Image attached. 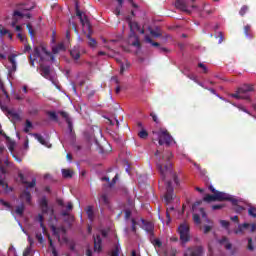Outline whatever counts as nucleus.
Segmentation results:
<instances>
[{"label":"nucleus","instance_id":"60","mask_svg":"<svg viewBox=\"0 0 256 256\" xmlns=\"http://www.w3.org/2000/svg\"><path fill=\"white\" fill-rule=\"evenodd\" d=\"M150 34L153 36V37H159L161 35V33L155 31V30H151L150 31Z\"/></svg>","mask_w":256,"mask_h":256},{"label":"nucleus","instance_id":"40","mask_svg":"<svg viewBox=\"0 0 256 256\" xmlns=\"http://www.w3.org/2000/svg\"><path fill=\"white\" fill-rule=\"evenodd\" d=\"M131 215H132L131 209L126 208L124 210V218H125V220L127 221V220L131 219Z\"/></svg>","mask_w":256,"mask_h":256},{"label":"nucleus","instance_id":"17","mask_svg":"<svg viewBox=\"0 0 256 256\" xmlns=\"http://www.w3.org/2000/svg\"><path fill=\"white\" fill-rule=\"evenodd\" d=\"M15 59H17L16 54H11L8 56V61L12 65L11 71H17V61Z\"/></svg>","mask_w":256,"mask_h":256},{"label":"nucleus","instance_id":"6","mask_svg":"<svg viewBox=\"0 0 256 256\" xmlns=\"http://www.w3.org/2000/svg\"><path fill=\"white\" fill-rule=\"evenodd\" d=\"M173 186L171 184V181L166 182V193L164 195V201L167 205L173 201Z\"/></svg>","mask_w":256,"mask_h":256},{"label":"nucleus","instance_id":"18","mask_svg":"<svg viewBox=\"0 0 256 256\" xmlns=\"http://www.w3.org/2000/svg\"><path fill=\"white\" fill-rule=\"evenodd\" d=\"M129 28H130V33H135V31H141V26H139V23L129 21L128 22Z\"/></svg>","mask_w":256,"mask_h":256},{"label":"nucleus","instance_id":"16","mask_svg":"<svg viewBox=\"0 0 256 256\" xmlns=\"http://www.w3.org/2000/svg\"><path fill=\"white\" fill-rule=\"evenodd\" d=\"M232 97L234 99H244L245 101H249V103H251V96L243 95L241 92H239V88L237 89L236 93L232 94Z\"/></svg>","mask_w":256,"mask_h":256},{"label":"nucleus","instance_id":"31","mask_svg":"<svg viewBox=\"0 0 256 256\" xmlns=\"http://www.w3.org/2000/svg\"><path fill=\"white\" fill-rule=\"evenodd\" d=\"M22 183L24 184V185H28L27 186V189H33V187H35V185H37V179H32V181L31 182H28V181H22Z\"/></svg>","mask_w":256,"mask_h":256},{"label":"nucleus","instance_id":"54","mask_svg":"<svg viewBox=\"0 0 256 256\" xmlns=\"http://www.w3.org/2000/svg\"><path fill=\"white\" fill-rule=\"evenodd\" d=\"M36 239L39 243H43V234L37 233L36 234Z\"/></svg>","mask_w":256,"mask_h":256},{"label":"nucleus","instance_id":"19","mask_svg":"<svg viewBox=\"0 0 256 256\" xmlns=\"http://www.w3.org/2000/svg\"><path fill=\"white\" fill-rule=\"evenodd\" d=\"M244 35L247 39H253V37H255L253 31H251V25L247 24L244 26Z\"/></svg>","mask_w":256,"mask_h":256},{"label":"nucleus","instance_id":"36","mask_svg":"<svg viewBox=\"0 0 256 256\" xmlns=\"http://www.w3.org/2000/svg\"><path fill=\"white\" fill-rule=\"evenodd\" d=\"M248 11H249V6L243 5V6L241 7L240 11H239V15H240L241 17H245V14H247Z\"/></svg>","mask_w":256,"mask_h":256},{"label":"nucleus","instance_id":"5","mask_svg":"<svg viewBox=\"0 0 256 256\" xmlns=\"http://www.w3.org/2000/svg\"><path fill=\"white\" fill-rule=\"evenodd\" d=\"M190 231H191V228L189 227L187 222H184L179 225L178 233L180 235V241H182V243H189V241H191Z\"/></svg>","mask_w":256,"mask_h":256},{"label":"nucleus","instance_id":"20","mask_svg":"<svg viewBox=\"0 0 256 256\" xmlns=\"http://www.w3.org/2000/svg\"><path fill=\"white\" fill-rule=\"evenodd\" d=\"M30 135L32 137H34L35 139L38 140V142L41 144V145H44L45 147H47V141H45V138H43V136L41 134H38V133H30Z\"/></svg>","mask_w":256,"mask_h":256},{"label":"nucleus","instance_id":"26","mask_svg":"<svg viewBox=\"0 0 256 256\" xmlns=\"http://www.w3.org/2000/svg\"><path fill=\"white\" fill-rule=\"evenodd\" d=\"M2 111H6L8 115H11L14 119H19V114L17 112H13V110H9L7 106H1Z\"/></svg>","mask_w":256,"mask_h":256},{"label":"nucleus","instance_id":"34","mask_svg":"<svg viewBox=\"0 0 256 256\" xmlns=\"http://www.w3.org/2000/svg\"><path fill=\"white\" fill-rule=\"evenodd\" d=\"M138 137L140 139H147L149 137V132H147L145 129H142L140 132H138Z\"/></svg>","mask_w":256,"mask_h":256},{"label":"nucleus","instance_id":"9","mask_svg":"<svg viewBox=\"0 0 256 256\" xmlns=\"http://www.w3.org/2000/svg\"><path fill=\"white\" fill-rule=\"evenodd\" d=\"M175 7L176 9H179L180 11L187 13V15H191V10H189L187 5V0H176Z\"/></svg>","mask_w":256,"mask_h":256},{"label":"nucleus","instance_id":"30","mask_svg":"<svg viewBox=\"0 0 256 256\" xmlns=\"http://www.w3.org/2000/svg\"><path fill=\"white\" fill-rule=\"evenodd\" d=\"M26 29H28V33H29L31 39H35V30L33 29V25H31V23H28L26 25Z\"/></svg>","mask_w":256,"mask_h":256},{"label":"nucleus","instance_id":"7","mask_svg":"<svg viewBox=\"0 0 256 256\" xmlns=\"http://www.w3.org/2000/svg\"><path fill=\"white\" fill-rule=\"evenodd\" d=\"M128 43L132 45V47H137V49H141V41L139 40V36L135 32H130Z\"/></svg>","mask_w":256,"mask_h":256},{"label":"nucleus","instance_id":"42","mask_svg":"<svg viewBox=\"0 0 256 256\" xmlns=\"http://www.w3.org/2000/svg\"><path fill=\"white\" fill-rule=\"evenodd\" d=\"M193 221L196 225H201V216L199 214H193Z\"/></svg>","mask_w":256,"mask_h":256},{"label":"nucleus","instance_id":"11","mask_svg":"<svg viewBox=\"0 0 256 256\" xmlns=\"http://www.w3.org/2000/svg\"><path fill=\"white\" fill-rule=\"evenodd\" d=\"M58 114L61 115L63 119H65L67 125H68V130L70 133H73V121H71V117H69V113L65 111H58Z\"/></svg>","mask_w":256,"mask_h":256},{"label":"nucleus","instance_id":"44","mask_svg":"<svg viewBox=\"0 0 256 256\" xmlns=\"http://www.w3.org/2000/svg\"><path fill=\"white\" fill-rule=\"evenodd\" d=\"M239 205V200H237V204L234 205L235 208V211L236 213H241L242 211H245V208L243 206H238Z\"/></svg>","mask_w":256,"mask_h":256},{"label":"nucleus","instance_id":"21","mask_svg":"<svg viewBox=\"0 0 256 256\" xmlns=\"http://www.w3.org/2000/svg\"><path fill=\"white\" fill-rule=\"evenodd\" d=\"M61 51H65V45L63 43L52 47V53L54 55H57V53H61Z\"/></svg>","mask_w":256,"mask_h":256},{"label":"nucleus","instance_id":"10","mask_svg":"<svg viewBox=\"0 0 256 256\" xmlns=\"http://www.w3.org/2000/svg\"><path fill=\"white\" fill-rule=\"evenodd\" d=\"M93 239L95 253H101V251H103V239H101V235L97 234L96 236H93Z\"/></svg>","mask_w":256,"mask_h":256},{"label":"nucleus","instance_id":"57","mask_svg":"<svg viewBox=\"0 0 256 256\" xmlns=\"http://www.w3.org/2000/svg\"><path fill=\"white\" fill-rule=\"evenodd\" d=\"M200 213L202 215V219H207V213L205 212V208H200Z\"/></svg>","mask_w":256,"mask_h":256},{"label":"nucleus","instance_id":"23","mask_svg":"<svg viewBox=\"0 0 256 256\" xmlns=\"http://www.w3.org/2000/svg\"><path fill=\"white\" fill-rule=\"evenodd\" d=\"M22 199H25L26 203H28V205H31V192L25 190L22 192L21 196Z\"/></svg>","mask_w":256,"mask_h":256},{"label":"nucleus","instance_id":"43","mask_svg":"<svg viewBox=\"0 0 256 256\" xmlns=\"http://www.w3.org/2000/svg\"><path fill=\"white\" fill-rule=\"evenodd\" d=\"M125 69H129V63H126V65L122 63L120 65V75H123V73H125Z\"/></svg>","mask_w":256,"mask_h":256},{"label":"nucleus","instance_id":"49","mask_svg":"<svg viewBox=\"0 0 256 256\" xmlns=\"http://www.w3.org/2000/svg\"><path fill=\"white\" fill-rule=\"evenodd\" d=\"M223 207H225V205H223V204L212 205L213 211H218L219 209H223Z\"/></svg>","mask_w":256,"mask_h":256},{"label":"nucleus","instance_id":"55","mask_svg":"<svg viewBox=\"0 0 256 256\" xmlns=\"http://www.w3.org/2000/svg\"><path fill=\"white\" fill-rule=\"evenodd\" d=\"M118 179H119V175L116 174L110 183V187H113V185H115V183H117Z\"/></svg>","mask_w":256,"mask_h":256},{"label":"nucleus","instance_id":"46","mask_svg":"<svg viewBox=\"0 0 256 256\" xmlns=\"http://www.w3.org/2000/svg\"><path fill=\"white\" fill-rule=\"evenodd\" d=\"M0 203L4 206V207H7V209H13V206H11V204L9 202H6L5 200L3 199H0Z\"/></svg>","mask_w":256,"mask_h":256},{"label":"nucleus","instance_id":"33","mask_svg":"<svg viewBox=\"0 0 256 256\" xmlns=\"http://www.w3.org/2000/svg\"><path fill=\"white\" fill-rule=\"evenodd\" d=\"M145 41L146 43H150V45H152V47H160L161 44H159L158 42H153V39H151V37L149 36H145Z\"/></svg>","mask_w":256,"mask_h":256},{"label":"nucleus","instance_id":"4","mask_svg":"<svg viewBox=\"0 0 256 256\" xmlns=\"http://www.w3.org/2000/svg\"><path fill=\"white\" fill-rule=\"evenodd\" d=\"M158 143L159 145L170 146L173 143V136L165 128H161L158 132Z\"/></svg>","mask_w":256,"mask_h":256},{"label":"nucleus","instance_id":"51","mask_svg":"<svg viewBox=\"0 0 256 256\" xmlns=\"http://www.w3.org/2000/svg\"><path fill=\"white\" fill-rule=\"evenodd\" d=\"M211 229H213V226H209V225H205L204 226V234L207 235V233H209L211 231Z\"/></svg>","mask_w":256,"mask_h":256},{"label":"nucleus","instance_id":"2","mask_svg":"<svg viewBox=\"0 0 256 256\" xmlns=\"http://www.w3.org/2000/svg\"><path fill=\"white\" fill-rule=\"evenodd\" d=\"M209 191L213 194H207L204 197V201L206 203H211L213 201H230L232 205H237V199L231 197V195L225 193V192H219L217 191L212 185L208 187Z\"/></svg>","mask_w":256,"mask_h":256},{"label":"nucleus","instance_id":"22","mask_svg":"<svg viewBox=\"0 0 256 256\" xmlns=\"http://www.w3.org/2000/svg\"><path fill=\"white\" fill-rule=\"evenodd\" d=\"M203 255V247L196 246L190 253V256H202Z\"/></svg>","mask_w":256,"mask_h":256},{"label":"nucleus","instance_id":"47","mask_svg":"<svg viewBox=\"0 0 256 256\" xmlns=\"http://www.w3.org/2000/svg\"><path fill=\"white\" fill-rule=\"evenodd\" d=\"M220 225H222L224 229H229L230 223L227 220H220Z\"/></svg>","mask_w":256,"mask_h":256},{"label":"nucleus","instance_id":"8","mask_svg":"<svg viewBox=\"0 0 256 256\" xmlns=\"http://www.w3.org/2000/svg\"><path fill=\"white\" fill-rule=\"evenodd\" d=\"M243 229H250L251 233H255L256 231V224H249V223H244V224H239L238 229L234 231L236 235H239V233H243Z\"/></svg>","mask_w":256,"mask_h":256},{"label":"nucleus","instance_id":"39","mask_svg":"<svg viewBox=\"0 0 256 256\" xmlns=\"http://www.w3.org/2000/svg\"><path fill=\"white\" fill-rule=\"evenodd\" d=\"M33 128V123L29 120H26V125L24 128V133H29V130Z\"/></svg>","mask_w":256,"mask_h":256},{"label":"nucleus","instance_id":"41","mask_svg":"<svg viewBox=\"0 0 256 256\" xmlns=\"http://www.w3.org/2000/svg\"><path fill=\"white\" fill-rule=\"evenodd\" d=\"M248 215H250V217H253L254 219H256V208L255 207H250L248 209Z\"/></svg>","mask_w":256,"mask_h":256},{"label":"nucleus","instance_id":"52","mask_svg":"<svg viewBox=\"0 0 256 256\" xmlns=\"http://www.w3.org/2000/svg\"><path fill=\"white\" fill-rule=\"evenodd\" d=\"M0 185L4 189H7V187H9V185L3 180V178L1 176H0Z\"/></svg>","mask_w":256,"mask_h":256},{"label":"nucleus","instance_id":"53","mask_svg":"<svg viewBox=\"0 0 256 256\" xmlns=\"http://www.w3.org/2000/svg\"><path fill=\"white\" fill-rule=\"evenodd\" d=\"M17 37L22 43H24V41H27V38L21 33H18Z\"/></svg>","mask_w":256,"mask_h":256},{"label":"nucleus","instance_id":"14","mask_svg":"<svg viewBox=\"0 0 256 256\" xmlns=\"http://www.w3.org/2000/svg\"><path fill=\"white\" fill-rule=\"evenodd\" d=\"M70 55L74 61H79V59H81V51L79 50V46H74L73 49L70 50Z\"/></svg>","mask_w":256,"mask_h":256},{"label":"nucleus","instance_id":"3","mask_svg":"<svg viewBox=\"0 0 256 256\" xmlns=\"http://www.w3.org/2000/svg\"><path fill=\"white\" fill-rule=\"evenodd\" d=\"M171 159H173V153L169 150H165L162 155V161H164V163L162 162L157 165L162 181H165L167 175H171V170L173 169Z\"/></svg>","mask_w":256,"mask_h":256},{"label":"nucleus","instance_id":"62","mask_svg":"<svg viewBox=\"0 0 256 256\" xmlns=\"http://www.w3.org/2000/svg\"><path fill=\"white\" fill-rule=\"evenodd\" d=\"M159 53H169V50L167 49V48H165V47H160L159 48Z\"/></svg>","mask_w":256,"mask_h":256},{"label":"nucleus","instance_id":"25","mask_svg":"<svg viewBox=\"0 0 256 256\" xmlns=\"http://www.w3.org/2000/svg\"><path fill=\"white\" fill-rule=\"evenodd\" d=\"M73 174L74 172L71 169H62V176L64 179H71Z\"/></svg>","mask_w":256,"mask_h":256},{"label":"nucleus","instance_id":"27","mask_svg":"<svg viewBox=\"0 0 256 256\" xmlns=\"http://www.w3.org/2000/svg\"><path fill=\"white\" fill-rule=\"evenodd\" d=\"M75 11H76V16L79 18L80 21L83 22V12L79 9V1L75 2Z\"/></svg>","mask_w":256,"mask_h":256},{"label":"nucleus","instance_id":"61","mask_svg":"<svg viewBox=\"0 0 256 256\" xmlns=\"http://www.w3.org/2000/svg\"><path fill=\"white\" fill-rule=\"evenodd\" d=\"M198 67H200V69H203L204 73H207V66H205V64L199 63Z\"/></svg>","mask_w":256,"mask_h":256},{"label":"nucleus","instance_id":"15","mask_svg":"<svg viewBox=\"0 0 256 256\" xmlns=\"http://www.w3.org/2000/svg\"><path fill=\"white\" fill-rule=\"evenodd\" d=\"M40 207H41L42 213H49V202L47 201L46 197L41 198Z\"/></svg>","mask_w":256,"mask_h":256},{"label":"nucleus","instance_id":"59","mask_svg":"<svg viewBox=\"0 0 256 256\" xmlns=\"http://www.w3.org/2000/svg\"><path fill=\"white\" fill-rule=\"evenodd\" d=\"M150 116L152 117L154 123H159V119L157 118V115H155V113H151Z\"/></svg>","mask_w":256,"mask_h":256},{"label":"nucleus","instance_id":"24","mask_svg":"<svg viewBox=\"0 0 256 256\" xmlns=\"http://www.w3.org/2000/svg\"><path fill=\"white\" fill-rule=\"evenodd\" d=\"M86 214L90 221H93L95 219V212L93 211V206H88L86 208Z\"/></svg>","mask_w":256,"mask_h":256},{"label":"nucleus","instance_id":"29","mask_svg":"<svg viewBox=\"0 0 256 256\" xmlns=\"http://www.w3.org/2000/svg\"><path fill=\"white\" fill-rule=\"evenodd\" d=\"M15 213L16 215H19V217H23V213H25V205L21 204L20 206H17Z\"/></svg>","mask_w":256,"mask_h":256},{"label":"nucleus","instance_id":"32","mask_svg":"<svg viewBox=\"0 0 256 256\" xmlns=\"http://www.w3.org/2000/svg\"><path fill=\"white\" fill-rule=\"evenodd\" d=\"M37 221L40 223V227L43 229V231H47V228L45 227V224L43 223L44 217L42 214H38Z\"/></svg>","mask_w":256,"mask_h":256},{"label":"nucleus","instance_id":"37","mask_svg":"<svg viewBox=\"0 0 256 256\" xmlns=\"http://www.w3.org/2000/svg\"><path fill=\"white\" fill-rule=\"evenodd\" d=\"M47 115L52 119V121H59V117L55 111H48Z\"/></svg>","mask_w":256,"mask_h":256},{"label":"nucleus","instance_id":"13","mask_svg":"<svg viewBox=\"0 0 256 256\" xmlns=\"http://www.w3.org/2000/svg\"><path fill=\"white\" fill-rule=\"evenodd\" d=\"M141 223L143 225L144 231L147 233H153V230L155 229V226H153V223L146 221L145 219H141Z\"/></svg>","mask_w":256,"mask_h":256},{"label":"nucleus","instance_id":"38","mask_svg":"<svg viewBox=\"0 0 256 256\" xmlns=\"http://www.w3.org/2000/svg\"><path fill=\"white\" fill-rule=\"evenodd\" d=\"M169 211H175V208L174 207L167 208V210H166V217H167L166 225H169V223H171V214L169 213Z\"/></svg>","mask_w":256,"mask_h":256},{"label":"nucleus","instance_id":"58","mask_svg":"<svg viewBox=\"0 0 256 256\" xmlns=\"http://www.w3.org/2000/svg\"><path fill=\"white\" fill-rule=\"evenodd\" d=\"M31 51V45L25 44L24 45V53H29Z\"/></svg>","mask_w":256,"mask_h":256},{"label":"nucleus","instance_id":"1","mask_svg":"<svg viewBox=\"0 0 256 256\" xmlns=\"http://www.w3.org/2000/svg\"><path fill=\"white\" fill-rule=\"evenodd\" d=\"M39 59L40 63V75L45 79L51 77V66L43 65L45 61H55V56L51 52L47 51L45 46H36L34 47L33 54L29 55V63L31 67H35V60Z\"/></svg>","mask_w":256,"mask_h":256},{"label":"nucleus","instance_id":"64","mask_svg":"<svg viewBox=\"0 0 256 256\" xmlns=\"http://www.w3.org/2000/svg\"><path fill=\"white\" fill-rule=\"evenodd\" d=\"M7 33H9V30H7V29H1V30H0V34H1L2 36L7 35Z\"/></svg>","mask_w":256,"mask_h":256},{"label":"nucleus","instance_id":"35","mask_svg":"<svg viewBox=\"0 0 256 256\" xmlns=\"http://www.w3.org/2000/svg\"><path fill=\"white\" fill-rule=\"evenodd\" d=\"M100 203H103L104 205H109V197L107 196V194L100 195Z\"/></svg>","mask_w":256,"mask_h":256},{"label":"nucleus","instance_id":"28","mask_svg":"<svg viewBox=\"0 0 256 256\" xmlns=\"http://www.w3.org/2000/svg\"><path fill=\"white\" fill-rule=\"evenodd\" d=\"M83 17V21H80L81 25L83 27H87V29H89L91 31V22H89V18L87 17V15L82 16Z\"/></svg>","mask_w":256,"mask_h":256},{"label":"nucleus","instance_id":"63","mask_svg":"<svg viewBox=\"0 0 256 256\" xmlns=\"http://www.w3.org/2000/svg\"><path fill=\"white\" fill-rule=\"evenodd\" d=\"M31 253V248H26L25 251L23 252V256H28Z\"/></svg>","mask_w":256,"mask_h":256},{"label":"nucleus","instance_id":"12","mask_svg":"<svg viewBox=\"0 0 256 256\" xmlns=\"http://www.w3.org/2000/svg\"><path fill=\"white\" fill-rule=\"evenodd\" d=\"M255 91V87L253 84H243L241 87L238 88V93L245 95L246 93H251Z\"/></svg>","mask_w":256,"mask_h":256},{"label":"nucleus","instance_id":"50","mask_svg":"<svg viewBox=\"0 0 256 256\" xmlns=\"http://www.w3.org/2000/svg\"><path fill=\"white\" fill-rule=\"evenodd\" d=\"M0 89L4 93L6 99H9V93H7V90H5V86L3 84H0Z\"/></svg>","mask_w":256,"mask_h":256},{"label":"nucleus","instance_id":"56","mask_svg":"<svg viewBox=\"0 0 256 256\" xmlns=\"http://www.w3.org/2000/svg\"><path fill=\"white\" fill-rule=\"evenodd\" d=\"M111 256H119V246L115 247V249L112 251Z\"/></svg>","mask_w":256,"mask_h":256},{"label":"nucleus","instance_id":"45","mask_svg":"<svg viewBox=\"0 0 256 256\" xmlns=\"http://www.w3.org/2000/svg\"><path fill=\"white\" fill-rule=\"evenodd\" d=\"M88 45H89V47H92V48L97 47V40H95V38H91V39L88 41Z\"/></svg>","mask_w":256,"mask_h":256},{"label":"nucleus","instance_id":"48","mask_svg":"<svg viewBox=\"0 0 256 256\" xmlns=\"http://www.w3.org/2000/svg\"><path fill=\"white\" fill-rule=\"evenodd\" d=\"M254 249H255V247H253V239L249 238L248 239V250L253 251Z\"/></svg>","mask_w":256,"mask_h":256}]
</instances>
